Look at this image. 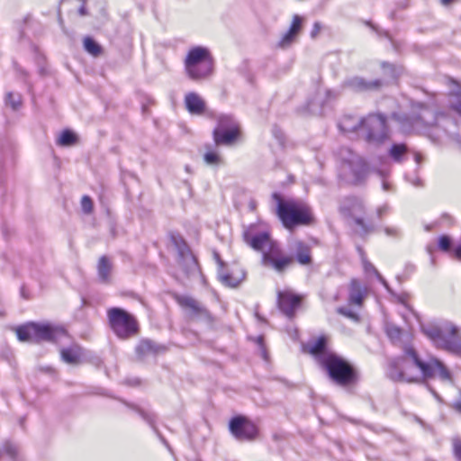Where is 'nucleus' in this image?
Wrapping results in <instances>:
<instances>
[{
  "label": "nucleus",
  "instance_id": "nucleus-56",
  "mask_svg": "<svg viewBox=\"0 0 461 461\" xmlns=\"http://www.w3.org/2000/svg\"><path fill=\"white\" fill-rule=\"evenodd\" d=\"M162 441L169 448V446L167 445V441L164 438H162Z\"/></svg>",
  "mask_w": 461,
  "mask_h": 461
},
{
  "label": "nucleus",
  "instance_id": "nucleus-34",
  "mask_svg": "<svg viewBox=\"0 0 461 461\" xmlns=\"http://www.w3.org/2000/svg\"><path fill=\"white\" fill-rule=\"evenodd\" d=\"M84 48L91 55L97 57L102 52L101 46L95 42L91 37L84 39Z\"/></svg>",
  "mask_w": 461,
  "mask_h": 461
},
{
  "label": "nucleus",
  "instance_id": "nucleus-51",
  "mask_svg": "<svg viewBox=\"0 0 461 461\" xmlns=\"http://www.w3.org/2000/svg\"><path fill=\"white\" fill-rule=\"evenodd\" d=\"M383 189L384 191H389L390 190V185L385 180L383 181Z\"/></svg>",
  "mask_w": 461,
  "mask_h": 461
},
{
  "label": "nucleus",
  "instance_id": "nucleus-7",
  "mask_svg": "<svg viewBox=\"0 0 461 461\" xmlns=\"http://www.w3.org/2000/svg\"><path fill=\"white\" fill-rule=\"evenodd\" d=\"M214 61L206 47L195 46L191 48L184 60L185 72L194 81L208 78L213 72Z\"/></svg>",
  "mask_w": 461,
  "mask_h": 461
},
{
  "label": "nucleus",
  "instance_id": "nucleus-33",
  "mask_svg": "<svg viewBox=\"0 0 461 461\" xmlns=\"http://www.w3.org/2000/svg\"><path fill=\"white\" fill-rule=\"evenodd\" d=\"M407 152V147L403 143L393 144L389 149V156L396 162H400Z\"/></svg>",
  "mask_w": 461,
  "mask_h": 461
},
{
  "label": "nucleus",
  "instance_id": "nucleus-55",
  "mask_svg": "<svg viewBox=\"0 0 461 461\" xmlns=\"http://www.w3.org/2000/svg\"><path fill=\"white\" fill-rule=\"evenodd\" d=\"M262 356L264 358H267V352L264 348L262 349Z\"/></svg>",
  "mask_w": 461,
  "mask_h": 461
},
{
  "label": "nucleus",
  "instance_id": "nucleus-40",
  "mask_svg": "<svg viewBox=\"0 0 461 461\" xmlns=\"http://www.w3.org/2000/svg\"><path fill=\"white\" fill-rule=\"evenodd\" d=\"M438 248L445 252H447L451 249V240L447 235H442L438 239Z\"/></svg>",
  "mask_w": 461,
  "mask_h": 461
},
{
  "label": "nucleus",
  "instance_id": "nucleus-18",
  "mask_svg": "<svg viewBox=\"0 0 461 461\" xmlns=\"http://www.w3.org/2000/svg\"><path fill=\"white\" fill-rule=\"evenodd\" d=\"M177 303L180 306L189 309L193 317L203 319L209 321H212V316L209 311L201 305V303L194 298L191 296H179L177 297Z\"/></svg>",
  "mask_w": 461,
  "mask_h": 461
},
{
  "label": "nucleus",
  "instance_id": "nucleus-48",
  "mask_svg": "<svg viewBox=\"0 0 461 461\" xmlns=\"http://www.w3.org/2000/svg\"><path fill=\"white\" fill-rule=\"evenodd\" d=\"M459 393H460V399L453 403V407L456 411H457L459 413H461V391L459 392Z\"/></svg>",
  "mask_w": 461,
  "mask_h": 461
},
{
  "label": "nucleus",
  "instance_id": "nucleus-12",
  "mask_svg": "<svg viewBox=\"0 0 461 461\" xmlns=\"http://www.w3.org/2000/svg\"><path fill=\"white\" fill-rule=\"evenodd\" d=\"M229 429L238 440H253L258 433L256 424L242 415L235 416L230 420Z\"/></svg>",
  "mask_w": 461,
  "mask_h": 461
},
{
  "label": "nucleus",
  "instance_id": "nucleus-53",
  "mask_svg": "<svg viewBox=\"0 0 461 461\" xmlns=\"http://www.w3.org/2000/svg\"><path fill=\"white\" fill-rule=\"evenodd\" d=\"M412 184L416 186H419L421 185V181L420 179H417L416 181L412 182Z\"/></svg>",
  "mask_w": 461,
  "mask_h": 461
},
{
  "label": "nucleus",
  "instance_id": "nucleus-54",
  "mask_svg": "<svg viewBox=\"0 0 461 461\" xmlns=\"http://www.w3.org/2000/svg\"><path fill=\"white\" fill-rule=\"evenodd\" d=\"M453 0H441V3L445 5L450 4Z\"/></svg>",
  "mask_w": 461,
  "mask_h": 461
},
{
  "label": "nucleus",
  "instance_id": "nucleus-41",
  "mask_svg": "<svg viewBox=\"0 0 461 461\" xmlns=\"http://www.w3.org/2000/svg\"><path fill=\"white\" fill-rule=\"evenodd\" d=\"M81 207L85 213H90L93 211V202L87 195H84L81 200Z\"/></svg>",
  "mask_w": 461,
  "mask_h": 461
},
{
  "label": "nucleus",
  "instance_id": "nucleus-35",
  "mask_svg": "<svg viewBox=\"0 0 461 461\" xmlns=\"http://www.w3.org/2000/svg\"><path fill=\"white\" fill-rule=\"evenodd\" d=\"M5 103L10 105L13 110H18L22 105V96L18 93L9 92L6 95Z\"/></svg>",
  "mask_w": 461,
  "mask_h": 461
},
{
  "label": "nucleus",
  "instance_id": "nucleus-11",
  "mask_svg": "<svg viewBox=\"0 0 461 461\" xmlns=\"http://www.w3.org/2000/svg\"><path fill=\"white\" fill-rule=\"evenodd\" d=\"M362 133L364 140L369 145L380 146L390 140L391 129L387 117L380 113H369L364 117Z\"/></svg>",
  "mask_w": 461,
  "mask_h": 461
},
{
  "label": "nucleus",
  "instance_id": "nucleus-42",
  "mask_svg": "<svg viewBox=\"0 0 461 461\" xmlns=\"http://www.w3.org/2000/svg\"><path fill=\"white\" fill-rule=\"evenodd\" d=\"M454 453L456 458L461 461V440L458 438L453 441Z\"/></svg>",
  "mask_w": 461,
  "mask_h": 461
},
{
  "label": "nucleus",
  "instance_id": "nucleus-27",
  "mask_svg": "<svg viewBox=\"0 0 461 461\" xmlns=\"http://www.w3.org/2000/svg\"><path fill=\"white\" fill-rule=\"evenodd\" d=\"M449 86L452 87L449 93V104L453 110L461 115V86L453 80H449Z\"/></svg>",
  "mask_w": 461,
  "mask_h": 461
},
{
  "label": "nucleus",
  "instance_id": "nucleus-10",
  "mask_svg": "<svg viewBox=\"0 0 461 461\" xmlns=\"http://www.w3.org/2000/svg\"><path fill=\"white\" fill-rule=\"evenodd\" d=\"M110 329L121 339H128L140 331L137 319L122 308L112 307L107 310Z\"/></svg>",
  "mask_w": 461,
  "mask_h": 461
},
{
  "label": "nucleus",
  "instance_id": "nucleus-4",
  "mask_svg": "<svg viewBox=\"0 0 461 461\" xmlns=\"http://www.w3.org/2000/svg\"><path fill=\"white\" fill-rule=\"evenodd\" d=\"M276 203V214L283 226L293 230L297 226L311 225L315 222L312 207L301 199L285 198L277 192L272 194Z\"/></svg>",
  "mask_w": 461,
  "mask_h": 461
},
{
  "label": "nucleus",
  "instance_id": "nucleus-43",
  "mask_svg": "<svg viewBox=\"0 0 461 461\" xmlns=\"http://www.w3.org/2000/svg\"><path fill=\"white\" fill-rule=\"evenodd\" d=\"M383 68L386 71L388 70L389 76L391 77H397V71L393 65L384 62L382 64Z\"/></svg>",
  "mask_w": 461,
  "mask_h": 461
},
{
  "label": "nucleus",
  "instance_id": "nucleus-19",
  "mask_svg": "<svg viewBox=\"0 0 461 461\" xmlns=\"http://www.w3.org/2000/svg\"><path fill=\"white\" fill-rule=\"evenodd\" d=\"M303 351L312 355L320 366H321V359L324 356L334 354V352L327 350V339L325 336H321L317 339L311 340L303 345Z\"/></svg>",
  "mask_w": 461,
  "mask_h": 461
},
{
  "label": "nucleus",
  "instance_id": "nucleus-26",
  "mask_svg": "<svg viewBox=\"0 0 461 461\" xmlns=\"http://www.w3.org/2000/svg\"><path fill=\"white\" fill-rule=\"evenodd\" d=\"M113 262L107 256H102L97 263V275L102 283H109L113 271Z\"/></svg>",
  "mask_w": 461,
  "mask_h": 461
},
{
  "label": "nucleus",
  "instance_id": "nucleus-15",
  "mask_svg": "<svg viewBox=\"0 0 461 461\" xmlns=\"http://www.w3.org/2000/svg\"><path fill=\"white\" fill-rule=\"evenodd\" d=\"M346 151L348 153V158H342L343 167L348 168L351 171L354 182L358 184L366 176V165L357 155L352 153L349 149H346Z\"/></svg>",
  "mask_w": 461,
  "mask_h": 461
},
{
  "label": "nucleus",
  "instance_id": "nucleus-44",
  "mask_svg": "<svg viewBox=\"0 0 461 461\" xmlns=\"http://www.w3.org/2000/svg\"><path fill=\"white\" fill-rule=\"evenodd\" d=\"M321 30V23L315 22L313 23L312 29L311 33H310L311 37L312 39H315L318 36V34L320 33Z\"/></svg>",
  "mask_w": 461,
  "mask_h": 461
},
{
  "label": "nucleus",
  "instance_id": "nucleus-16",
  "mask_svg": "<svg viewBox=\"0 0 461 461\" xmlns=\"http://www.w3.org/2000/svg\"><path fill=\"white\" fill-rule=\"evenodd\" d=\"M367 293V287L360 280L352 278L348 285V304L361 307Z\"/></svg>",
  "mask_w": 461,
  "mask_h": 461
},
{
  "label": "nucleus",
  "instance_id": "nucleus-5",
  "mask_svg": "<svg viewBox=\"0 0 461 461\" xmlns=\"http://www.w3.org/2000/svg\"><path fill=\"white\" fill-rule=\"evenodd\" d=\"M421 331L439 349L461 355V327L447 320L421 325Z\"/></svg>",
  "mask_w": 461,
  "mask_h": 461
},
{
  "label": "nucleus",
  "instance_id": "nucleus-38",
  "mask_svg": "<svg viewBox=\"0 0 461 461\" xmlns=\"http://www.w3.org/2000/svg\"><path fill=\"white\" fill-rule=\"evenodd\" d=\"M138 411L142 419L155 429L156 415L140 409H138Z\"/></svg>",
  "mask_w": 461,
  "mask_h": 461
},
{
  "label": "nucleus",
  "instance_id": "nucleus-14",
  "mask_svg": "<svg viewBox=\"0 0 461 461\" xmlns=\"http://www.w3.org/2000/svg\"><path fill=\"white\" fill-rule=\"evenodd\" d=\"M343 86L354 92L376 91L383 86L381 79L367 80L361 77H353L344 81Z\"/></svg>",
  "mask_w": 461,
  "mask_h": 461
},
{
  "label": "nucleus",
  "instance_id": "nucleus-9",
  "mask_svg": "<svg viewBox=\"0 0 461 461\" xmlns=\"http://www.w3.org/2000/svg\"><path fill=\"white\" fill-rule=\"evenodd\" d=\"M339 212L346 219H350L358 227L357 233L365 237L375 230V225L364 219L366 206L364 201L353 195L344 196L339 202Z\"/></svg>",
  "mask_w": 461,
  "mask_h": 461
},
{
  "label": "nucleus",
  "instance_id": "nucleus-25",
  "mask_svg": "<svg viewBox=\"0 0 461 461\" xmlns=\"http://www.w3.org/2000/svg\"><path fill=\"white\" fill-rule=\"evenodd\" d=\"M239 129L213 130V140L216 145H230L238 138Z\"/></svg>",
  "mask_w": 461,
  "mask_h": 461
},
{
  "label": "nucleus",
  "instance_id": "nucleus-24",
  "mask_svg": "<svg viewBox=\"0 0 461 461\" xmlns=\"http://www.w3.org/2000/svg\"><path fill=\"white\" fill-rule=\"evenodd\" d=\"M218 277L224 285L237 287L245 279V272L240 269L239 273L234 270L229 273L224 272V269H218Z\"/></svg>",
  "mask_w": 461,
  "mask_h": 461
},
{
  "label": "nucleus",
  "instance_id": "nucleus-29",
  "mask_svg": "<svg viewBox=\"0 0 461 461\" xmlns=\"http://www.w3.org/2000/svg\"><path fill=\"white\" fill-rule=\"evenodd\" d=\"M78 138L75 132L70 130H64L59 139L57 144L61 147H70L77 143Z\"/></svg>",
  "mask_w": 461,
  "mask_h": 461
},
{
  "label": "nucleus",
  "instance_id": "nucleus-45",
  "mask_svg": "<svg viewBox=\"0 0 461 461\" xmlns=\"http://www.w3.org/2000/svg\"><path fill=\"white\" fill-rule=\"evenodd\" d=\"M388 205L386 204H384L380 207L377 208L376 210V213H377V216L378 218H382L384 214H385L387 212H388Z\"/></svg>",
  "mask_w": 461,
  "mask_h": 461
},
{
  "label": "nucleus",
  "instance_id": "nucleus-57",
  "mask_svg": "<svg viewBox=\"0 0 461 461\" xmlns=\"http://www.w3.org/2000/svg\"><path fill=\"white\" fill-rule=\"evenodd\" d=\"M431 392L433 393V394L438 397V394L436 393V392H434L433 390H431Z\"/></svg>",
  "mask_w": 461,
  "mask_h": 461
},
{
  "label": "nucleus",
  "instance_id": "nucleus-8",
  "mask_svg": "<svg viewBox=\"0 0 461 461\" xmlns=\"http://www.w3.org/2000/svg\"><path fill=\"white\" fill-rule=\"evenodd\" d=\"M17 338L23 342H56L66 337L67 331L60 326L49 323L28 322L16 328Z\"/></svg>",
  "mask_w": 461,
  "mask_h": 461
},
{
  "label": "nucleus",
  "instance_id": "nucleus-49",
  "mask_svg": "<svg viewBox=\"0 0 461 461\" xmlns=\"http://www.w3.org/2000/svg\"><path fill=\"white\" fill-rule=\"evenodd\" d=\"M78 14L81 16H85L87 14V11H86L85 3H83L81 5V6L78 8Z\"/></svg>",
  "mask_w": 461,
  "mask_h": 461
},
{
  "label": "nucleus",
  "instance_id": "nucleus-21",
  "mask_svg": "<svg viewBox=\"0 0 461 461\" xmlns=\"http://www.w3.org/2000/svg\"><path fill=\"white\" fill-rule=\"evenodd\" d=\"M364 117H357L351 114H345L339 122V128L344 133L362 132Z\"/></svg>",
  "mask_w": 461,
  "mask_h": 461
},
{
  "label": "nucleus",
  "instance_id": "nucleus-13",
  "mask_svg": "<svg viewBox=\"0 0 461 461\" xmlns=\"http://www.w3.org/2000/svg\"><path fill=\"white\" fill-rule=\"evenodd\" d=\"M302 302V297L290 290L277 292V304L279 310L288 318H293L295 310Z\"/></svg>",
  "mask_w": 461,
  "mask_h": 461
},
{
  "label": "nucleus",
  "instance_id": "nucleus-22",
  "mask_svg": "<svg viewBox=\"0 0 461 461\" xmlns=\"http://www.w3.org/2000/svg\"><path fill=\"white\" fill-rule=\"evenodd\" d=\"M303 19L298 14H294L289 30L281 38L278 46L280 48L289 47L296 39L301 31Z\"/></svg>",
  "mask_w": 461,
  "mask_h": 461
},
{
  "label": "nucleus",
  "instance_id": "nucleus-6",
  "mask_svg": "<svg viewBox=\"0 0 461 461\" xmlns=\"http://www.w3.org/2000/svg\"><path fill=\"white\" fill-rule=\"evenodd\" d=\"M329 379L335 384L347 387L356 384L359 380L357 368L338 354H329L322 357L321 366Z\"/></svg>",
  "mask_w": 461,
  "mask_h": 461
},
{
  "label": "nucleus",
  "instance_id": "nucleus-3",
  "mask_svg": "<svg viewBox=\"0 0 461 461\" xmlns=\"http://www.w3.org/2000/svg\"><path fill=\"white\" fill-rule=\"evenodd\" d=\"M243 240L246 244L256 251L262 253V265L272 267L282 273L293 262V258L285 256L279 244L272 240L269 231L260 230L258 226L250 225L243 231Z\"/></svg>",
  "mask_w": 461,
  "mask_h": 461
},
{
  "label": "nucleus",
  "instance_id": "nucleus-2",
  "mask_svg": "<svg viewBox=\"0 0 461 461\" xmlns=\"http://www.w3.org/2000/svg\"><path fill=\"white\" fill-rule=\"evenodd\" d=\"M392 117L400 123L403 131H417L431 138L435 134V139L439 138L441 131H446L441 125V121L447 119L445 114L422 103L412 104L409 114L393 113Z\"/></svg>",
  "mask_w": 461,
  "mask_h": 461
},
{
  "label": "nucleus",
  "instance_id": "nucleus-1",
  "mask_svg": "<svg viewBox=\"0 0 461 461\" xmlns=\"http://www.w3.org/2000/svg\"><path fill=\"white\" fill-rule=\"evenodd\" d=\"M385 331L392 342L402 349V357L389 362L387 375L390 379L395 382L420 383L438 377L443 382H452V375L443 362L436 357L424 360L412 345L403 343V337L409 335L404 334L401 328L389 323Z\"/></svg>",
  "mask_w": 461,
  "mask_h": 461
},
{
  "label": "nucleus",
  "instance_id": "nucleus-23",
  "mask_svg": "<svg viewBox=\"0 0 461 461\" xmlns=\"http://www.w3.org/2000/svg\"><path fill=\"white\" fill-rule=\"evenodd\" d=\"M185 104L186 110L191 114L201 115L205 111V102L194 92H190L185 95Z\"/></svg>",
  "mask_w": 461,
  "mask_h": 461
},
{
  "label": "nucleus",
  "instance_id": "nucleus-28",
  "mask_svg": "<svg viewBox=\"0 0 461 461\" xmlns=\"http://www.w3.org/2000/svg\"><path fill=\"white\" fill-rule=\"evenodd\" d=\"M295 259L301 265H309L312 263L311 248L300 241L296 243L295 247Z\"/></svg>",
  "mask_w": 461,
  "mask_h": 461
},
{
  "label": "nucleus",
  "instance_id": "nucleus-58",
  "mask_svg": "<svg viewBox=\"0 0 461 461\" xmlns=\"http://www.w3.org/2000/svg\"><path fill=\"white\" fill-rule=\"evenodd\" d=\"M331 94V91H327V95H330Z\"/></svg>",
  "mask_w": 461,
  "mask_h": 461
},
{
  "label": "nucleus",
  "instance_id": "nucleus-46",
  "mask_svg": "<svg viewBox=\"0 0 461 461\" xmlns=\"http://www.w3.org/2000/svg\"><path fill=\"white\" fill-rule=\"evenodd\" d=\"M213 257L219 266V269H223L224 262L221 260L220 255L218 253L214 252Z\"/></svg>",
  "mask_w": 461,
  "mask_h": 461
},
{
  "label": "nucleus",
  "instance_id": "nucleus-50",
  "mask_svg": "<svg viewBox=\"0 0 461 461\" xmlns=\"http://www.w3.org/2000/svg\"><path fill=\"white\" fill-rule=\"evenodd\" d=\"M414 159H415L416 163L419 165L422 161V156L420 153H415Z\"/></svg>",
  "mask_w": 461,
  "mask_h": 461
},
{
  "label": "nucleus",
  "instance_id": "nucleus-30",
  "mask_svg": "<svg viewBox=\"0 0 461 461\" xmlns=\"http://www.w3.org/2000/svg\"><path fill=\"white\" fill-rule=\"evenodd\" d=\"M239 129L236 120L231 115L223 114L219 116L218 124L214 130Z\"/></svg>",
  "mask_w": 461,
  "mask_h": 461
},
{
  "label": "nucleus",
  "instance_id": "nucleus-47",
  "mask_svg": "<svg viewBox=\"0 0 461 461\" xmlns=\"http://www.w3.org/2000/svg\"><path fill=\"white\" fill-rule=\"evenodd\" d=\"M384 231L388 236H396L398 234V230L394 228L386 227Z\"/></svg>",
  "mask_w": 461,
  "mask_h": 461
},
{
  "label": "nucleus",
  "instance_id": "nucleus-32",
  "mask_svg": "<svg viewBox=\"0 0 461 461\" xmlns=\"http://www.w3.org/2000/svg\"><path fill=\"white\" fill-rule=\"evenodd\" d=\"M61 359L68 364H77L79 360V353L71 348H62L60 351Z\"/></svg>",
  "mask_w": 461,
  "mask_h": 461
},
{
  "label": "nucleus",
  "instance_id": "nucleus-17",
  "mask_svg": "<svg viewBox=\"0 0 461 461\" xmlns=\"http://www.w3.org/2000/svg\"><path fill=\"white\" fill-rule=\"evenodd\" d=\"M177 250L179 265L185 275L190 276L196 273L198 270L197 260L188 246L184 242L182 245L178 246Z\"/></svg>",
  "mask_w": 461,
  "mask_h": 461
},
{
  "label": "nucleus",
  "instance_id": "nucleus-20",
  "mask_svg": "<svg viewBox=\"0 0 461 461\" xmlns=\"http://www.w3.org/2000/svg\"><path fill=\"white\" fill-rule=\"evenodd\" d=\"M167 348L163 345L157 344L149 339H142L139 341L135 348V353L140 359H144L149 356H157L165 352Z\"/></svg>",
  "mask_w": 461,
  "mask_h": 461
},
{
  "label": "nucleus",
  "instance_id": "nucleus-31",
  "mask_svg": "<svg viewBox=\"0 0 461 461\" xmlns=\"http://www.w3.org/2000/svg\"><path fill=\"white\" fill-rule=\"evenodd\" d=\"M363 267L366 274H374L378 281L388 290L390 291V287L386 280L380 275L375 266L367 261L366 258H363Z\"/></svg>",
  "mask_w": 461,
  "mask_h": 461
},
{
  "label": "nucleus",
  "instance_id": "nucleus-52",
  "mask_svg": "<svg viewBox=\"0 0 461 461\" xmlns=\"http://www.w3.org/2000/svg\"><path fill=\"white\" fill-rule=\"evenodd\" d=\"M257 341L261 347L263 346V337H258Z\"/></svg>",
  "mask_w": 461,
  "mask_h": 461
},
{
  "label": "nucleus",
  "instance_id": "nucleus-39",
  "mask_svg": "<svg viewBox=\"0 0 461 461\" xmlns=\"http://www.w3.org/2000/svg\"><path fill=\"white\" fill-rule=\"evenodd\" d=\"M337 312L354 321H358L359 319L357 313L345 306L339 307Z\"/></svg>",
  "mask_w": 461,
  "mask_h": 461
},
{
  "label": "nucleus",
  "instance_id": "nucleus-37",
  "mask_svg": "<svg viewBox=\"0 0 461 461\" xmlns=\"http://www.w3.org/2000/svg\"><path fill=\"white\" fill-rule=\"evenodd\" d=\"M0 452H1V454H5V455L10 456L11 458H15L16 455H17V447L15 445H14L10 442H5L3 445Z\"/></svg>",
  "mask_w": 461,
  "mask_h": 461
},
{
  "label": "nucleus",
  "instance_id": "nucleus-36",
  "mask_svg": "<svg viewBox=\"0 0 461 461\" xmlns=\"http://www.w3.org/2000/svg\"><path fill=\"white\" fill-rule=\"evenodd\" d=\"M204 162L209 166H218L222 163V158L216 151H207L203 155Z\"/></svg>",
  "mask_w": 461,
  "mask_h": 461
}]
</instances>
